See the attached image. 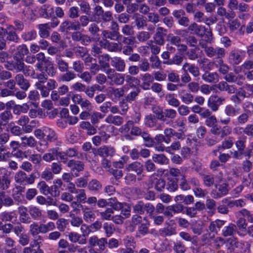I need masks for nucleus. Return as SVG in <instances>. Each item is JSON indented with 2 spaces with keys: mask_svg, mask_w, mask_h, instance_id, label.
<instances>
[{
  "mask_svg": "<svg viewBox=\"0 0 253 253\" xmlns=\"http://www.w3.org/2000/svg\"><path fill=\"white\" fill-rule=\"evenodd\" d=\"M167 33V30L162 27H158L156 32L153 36L154 42L159 45H163L165 43V36Z\"/></svg>",
  "mask_w": 253,
  "mask_h": 253,
  "instance_id": "nucleus-24",
  "label": "nucleus"
},
{
  "mask_svg": "<svg viewBox=\"0 0 253 253\" xmlns=\"http://www.w3.org/2000/svg\"><path fill=\"white\" fill-rule=\"evenodd\" d=\"M57 86V83L54 79H50L45 84H42L35 86L38 90L40 94L43 97H46L49 96L51 90L54 89Z\"/></svg>",
  "mask_w": 253,
  "mask_h": 253,
  "instance_id": "nucleus-9",
  "label": "nucleus"
},
{
  "mask_svg": "<svg viewBox=\"0 0 253 253\" xmlns=\"http://www.w3.org/2000/svg\"><path fill=\"white\" fill-rule=\"evenodd\" d=\"M135 25L137 29H143L147 26V19L142 15L134 16Z\"/></svg>",
  "mask_w": 253,
  "mask_h": 253,
  "instance_id": "nucleus-49",
  "label": "nucleus"
},
{
  "mask_svg": "<svg viewBox=\"0 0 253 253\" xmlns=\"http://www.w3.org/2000/svg\"><path fill=\"white\" fill-rule=\"evenodd\" d=\"M94 16L97 17L98 19L104 23H109L113 21V13L110 11H104L103 7L99 5H96L94 7Z\"/></svg>",
  "mask_w": 253,
  "mask_h": 253,
  "instance_id": "nucleus-8",
  "label": "nucleus"
},
{
  "mask_svg": "<svg viewBox=\"0 0 253 253\" xmlns=\"http://www.w3.org/2000/svg\"><path fill=\"white\" fill-rule=\"evenodd\" d=\"M79 8L80 11L83 13L90 15L91 6L89 3L85 0H81L79 2Z\"/></svg>",
  "mask_w": 253,
  "mask_h": 253,
  "instance_id": "nucleus-48",
  "label": "nucleus"
},
{
  "mask_svg": "<svg viewBox=\"0 0 253 253\" xmlns=\"http://www.w3.org/2000/svg\"><path fill=\"white\" fill-rule=\"evenodd\" d=\"M15 80L17 84L24 91L27 90L30 86L29 81L25 79L21 74H17L15 77Z\"/></svg>",
  "mask_w": 253,
  "mask_h": 253,
  "instance_id": "nucleus-36",
  "label": "nucleus"
},
{
  "mask_svg": "<svg viewBox=\"0 0 253 253\" xmlns=\"http://www.w3.org/2000/svg\"><path fill=\"white\" fill-rule=\"evenodd\" d=\"M141 89L138 87L135 86L133 90L130 91L125 96V100L129 103H132L134 101L137 97L139 93L140 92Z\"/></svg>",
  "mask_w": 253,
  "mask_h": 253,
  "instance_id": "nucleus-51",
  "label": "nucleus"
},
{
  "mask_svg": "<svg viewBox=\"0 0 253 253\" xmlns=\"http://www.w3.org/2000/svg\"><path fill=\"white\" fill-rule=\"evenodd\" d=\"M59 29L61 32L66 33L79 30L76 20H71L69 19L65 20L61 23Z\"/></svg>",
  "mask_w": 253,
  "mask_h": 253,
  "instance_id": "nucleus-20",
  "label": "nucleus"
},
{
  "mask_svg": "<svg viewBox=\"0 0 253 253\" xmlns=\"http://www.w3.org/2000/svg\"><path fill=\"white\" fill-rule=\"evenodd\" d=\"M158 120L155 115L149 114L144 118V125L146 127L155 130H161L165 125L163 123H159Z\"/></svg>",
  "mask_w": 253,
  "mask_h": 253,
  "instance_id": "nucleus-10",
  "label": "nucleus"
},
{
  "mask_svg": "<svg viewBox=\"0 0 253 253\" xmlns=\"http://www.w3.org/2000/svg\"><path fill=\"white\" fill-rule=\"evenodd\" d=\"M182 70H186L188 73L191 74L193 77L196 78L200 75V69L199 67L194 64L185 62L182 68Z\"/></svg>",
  "mask_w": 253,
  "mask_h": 253,
  "instance_id": "nucleus-37",
  "label": "nucleus"
},
{
  "mask_svg": "<svg viewBox=\"0 0 253 253\" xmlns=\"http://www.w3.org/2000/svg\"><path fill=\"white\" fill-rule=\"evenodd\" d=\"M126 88L125 85L120 88H115L114 87L109 88V94L111 97L115 100H118L125 94V89Z\"/></svg>",
  "mask_w": 253,
  "mask_h": 253,
  "instance_id": "nucleus-34",
  "label": "nucleus"
},
{
  "mask_svg": "<svg viewBox=\"0 0 253 253\" xmlns=\"http://www.w3.org/2000/svg\"><path fill=\"white\" fill-rule=\"evenodd\" d=\"M174 201L176 203L179 202L180 204L183 203L185 205H189L194 202V198L193 196L191 195L185 196L184 195L180 194L175 197Z\"/></svg>",
  "mask_w": 253,
  "mask_h": 253,
  "instance_id": "nucleus-44",
  "label": "nucleus"
},
{
  "mask_svg": "<svg viewBox=\"0 0 253 253\" xmlns=\"http://www.w3.org/2000/svg\"><path fill=\"white\" fill-rule=\"evenodd\" d=\"M37 36V32L34 30H32L23 33L21 35V38L25 42H29L35 40Z\"/></svg>",
  "mask_w": 253,
  "mask_h": 253,
  "instance_id": "nucleus-61",
  "label": "nucleus"
},
{
  "mask_svg": "<svg viewBox=\"0 0 253 253\" xmlns=\"http://www.w3.org/2000/svg\"><path fill=\"white\" fill-rule=\"evenodd\" d=\"M126 169L128 171H132L136 173L137 175H140L144 170L143 165L141 163L135 161L127 165Z\"/></svg>",
  "mask_w": 253,
  "mask_h": 253,
  "instance_id": "nucleus-32",
  "label": "nucleus"
},
{
  "mask_svg": "<svg viewBox=\"0 0 253 253\" xmlns=\"http://www.w3.org/2000/svg\"><path fill=\"white\" fill-rule=\"evenodd\" d=\"M217 88L221 91H225L228 94H236L238 89L235 85L229 84L226 82L222 81L217 84Z\"/></svg>",
  "mask_w": 253,
  "mask_h": 253,
  "instance_id": "nucleus-28",
  "label": "nucleus"
},
{
  "mask_svg": "<svg viewBox=\"0 0 253 253\" xmlns=\"http://www.w3.org/2000/svg\"><path fill=\"white\" fill-rule=\"evenodd\" d=\"M69 219L71 224L74 227H79L83 223V220L82 217L76 215L74 213L70 212Z\"/></svg>",
  "mask_w": 253,
  "mask_h": 253,
  "instance_id": "nucleus-59",
  "label": "nucleus"
},
{
  "mask_svg": "<svg viewBox=\"0 0 253 253\" xmlns=\"http://www.w3.org/2000/svg\"><path fill=\"white\" fill-rule=\"evenodd\" d=\"M84 219L86 222H91L95 218V214L92 211L90 208L87 206H84L81 209Z\"/></svg>",
  "mask_w": 253,
  "mask_h": 253,
  "instance_id": "nucleus-41",
  "label": "nucleus"
},
{
  "mask_svg": "<svg viewBox=\"0 0 253 253\" xmlns=\"http://www.w3.org/2000/svg\"><path fill=\"white\" fill-rule=\"evenodd\" d=\"M133 210L137 214H144L146 213L150 217L154 214L155 208L150 203H145L142 201H139L133 206Z\"/></svg>",
  "mask_w": 253,
  "mask_h": 253,
  "instance_id": "nucleus-5",
  "label": "nucleus"
},
{
  "mask_svg": "<svg viewBox=\"0 0 253 253\" xmlns=\"http://www.w3.org/2000/svg\"><path fill=\"white\" fill-rule=\"evenodd\" d=\"M67 166L71 168V172L74 174L75 176H78V172L84 169V164L82 162L74 160H69L67 163Z\"/></svg>",
  "mask_w": 253,
  "mask_h": 253,
  "instance_id": "nucleus-26",
  "label": "nucleus"
},
{
  "mask_svg": "<svg viewBox=\"0 0 253 253\" xmlns=\"http://www.w3.org/2000/svg\"><path fill=\"white\" fill-rule=\"evenodd\" d=\"M253 95V85L245 84L243 87L238 89L236 94H233L230 97V100L235 106L240 105L245 98H249Z\"/></svg>",
  "mask_w": 253,
  "mask_h": 253,
  "instance_id": "nucleus-2",
  "label": "nucleus"
},
{
  "mask_svg": "<svg viewBox=\"0 0 253 253\" xmlns=\"http://www.w3.org/2000/svg\"><path fill=\"white\" fill-rule=\"evenodd\" d=\"M10 182V179L7 175L4 174L2 176H0V190L4 191L8 189Z\"/></svg>",
  "mask_w": 253,
  "mask_h": 253,
  "instance_id": "nucleus-58",
  "label": "nucleus"
},
{
  "mask_svg": "<svg viewBox=\"0 0 253 253\" xmlns=\"http://www.w3.org/2000/svg\"><path fill=\"white\" fill-rule=\"evenodd\" d=\"M111 65L116 71L123 72L126 68V63L123 59L119 56H114L111 58Z\"/></svg>",
  "mask_w": 253,
  "mask_h": 253,
  "instance_id": "nucleus-27",
  "label": "nucleus"
},
{
  "mask_svg": "<svg viewBox=\"0 0 253 253\" xmlns=\"http://www.w3.org/2000/svg\"><path fill=\"white\" fill-rule=\"evenodd\" d=\"M34 133L39 140L38 144L40 148L37 147V150L41 153L44 152L49 148V143L55 142L58 139V135L55 130L47 126L36 129Z\"/></svg>",
  "mask_w": 253,
  "mask_h": 253,
  "instance_id": "nucleus-1",
  "label": "nucleus"
},
{
  "mask_svg": "<svg viewBox=\"0 0 253 253\" xmlns=\"http://www.w3.org/2000/svg\"><path fill=\"white\" fill-rule=\"evenodd\" d=\"M105 121L109 124H113L116 126H121L124 123L123 118L120 116H113L110 115L105 119Z\"/></svg>",
  "mask_w": 253,
  "mask_h": 253,
  "instance_id": "nucleus-53",
  "label": "nucleus"
},
{
  "mask_svg": "<svg viewBox=\"0 0 253 253\" xmlns=\"http://www.w3.org/2000/svg\"><path fill=\"white\" fill-rule=\"evenodd\" d=\"M9 51L12 53L15 51L13 56L23 59L25 55L29 53V49L27 45L24 44L19 45L16 47V49L14 44H12L9 47Z\"/></svg>",
  "mask_w": 253,
  "mask_h": 253,
  "instance_id": "nucleus-18",
  "label": "nucleus"
},
{
  "mask_svg": "<svg viewBox=\"0 0 253 253\" xmlns=\"http://www.w3.org/2000/svg\"><path fill=\"white\" fill-rule=\"evenodd\" d=\"M28 209L24 206H20L18 208V212L19 215V220L24 224H30L32 222L31 218L29 215Z\"/></svg>",
  "mask_w": 253,
  "mask_h": 253,
  "instance_id": "nucleus-29",
  "label": "nucleus"
},
{
  "mask_svg": "<svg viewBox=\"0 0 253 253\" xmlns=\"http://www.w3.org/2000/svg\"><path fill=\"white\" fill-rule=\"evenodd\" d=\"M76 78V74L71 70H68L59 77V80L63 82H70Z\"/></svg>",
  "mask_w": 253,
  "mask_h": 253,
  "instance_id": "nucleus-47",
  "label": "nucleus"
},
{
  "mask_svg": "<svg viewBox=\"0 0 253 253\" xmlns=\"http://www.w3.org/2000/svg\"><path fill=\"white\" fill-rule=\"evenodd\" d=\"M139 136L142 138L145 146L151 147L154 145L155 141L147 131L142 130Z\"/></svg>",
  "mask_w": 253,
  "mask_h": 253,
  "instance_id": "nucleus-46",
  "label": "nucleus"
},
{
  "mask_svg": "<svg viewBox=\"0 0 253 253\" xmlns=\"http://www.w3.org/2000/svg\"><path fill=\"white\" fill-rule=\"evenodd\" d=\"M176 116L177 112L176 110L171 108H166L164 110L161 121L165 122L168 120L173 121Z\"/></svg>",
  "mask_w": 253,
  "mask_h": 253,
  "instance_id": "nucleus-40",
  "label": "nucleus"
},
{
  "mask_svg": "<svg viewBox=\"0 0 253 253\" xmlns=\"http://www.w3.org/2000/svg\"><path fill=\"white\" fill-rule=\"evenodd\" d=\"M225 101V99L217 95H211L208 100V106L213 111H216L219 106Z\"/></svg>",
  "mask_w": 253,
  "mask_h": 253,
  "instance_id": "nucleus-25",
  "label": "nucleus"
},
{
  "mask_svg": "<svg viewBox=\"0 0 253 253\" xmlns=\"http://www.w3.org/2000/svg\"><path fill=\"white\" fill-rule=\"evenodd\" d=\"M210 132L213 135L219 136L220 138L223 139L231 133L232 128L228 126H224L221 127L216 123L211 127Z\"/></svg>",
  "mask_w": 253,
  "mask_h": 253,
  "instance_id": "nucleus-11",
  "label": "nucleus"
},
{
  "mask_svg": "<svg viewBox=\"0 0 253 253\" xmlns=\"http://www.w3.org/2000/svg\"><path fill=\"white\" fill-rule=\"evenodd\" d=\"M114 42L110 41H99L101 47L112 52H120L123 49V44L121 42Z\"/></svg>",
  "mask_w": 253,
  "mask_h": 253,
  "instance_id": "nucleus-13",
  "label": "nucleus"
},
{
  "mask_svg": "<svg viewBox=\"0 0 253 253\" xmlns=\"http://www.w3.org/2000/svg\"><path fill=\"white\" fill-rule=\"evenodd\" d=\"M87 187L91 191L98 192L101 189L102 185L99 181L94 179L89 182Z\"/></svg>",
  "mask_w": 253,
  "mask_h": 253,
  "instance_id": "nucleus-62",
  "label": "nucleus"
},
{
  "mask_svg": "<svg viewBox=\"0 0 253 253\" xmlns=\"http://www.w3.org/2000/svg\"><path fill=\"white\" fill-rule=\"evenodd\" d=\"M4 67L8 70L18 73L22 71L25 67L24 60L21 58L13 56V59L7 61L4 64Z\"/></svg>",
  "mask_w": 253,
  "mask_h": 253,
  "instance_id": "nucleus-7",
  "label": "nucleus"
},
{
  "mask_svg": "<svg viewBox=\"0 0 253 253\" xmlns=\"http://www.w3.org/2000/svg\"><path fill=\"white\" fill-rule=\"evenodd\" d=\"M243 59L242 51L238 49H234L231 50L228 54V62L233 66L239 65Z\"/></svg>",
  "mask_w": 253,
  "mask_h": 253,
  "instance_id": "nucleus-16",
  "label": "nucleus"
},
{
  "mask_svg": "<svg viewBox=\"0 0 253 253\" xmlns=\"http://www.w3.org/2000/svg\"><path fill=\"white\" fill-rule=\"evenodd\" d=\"M36 176L34 173L29 175L22 170H19L14 175L15 181L20 185H31L34 183Z\"/></svg>",
  "mask_w": 253,
  "mask_h": 253,
  "instance_id": "nucleus-6",
  "label": "nucleus"
},
{
  "mask_svg": "<svg viewBox=\"0 0 253 253\" xmlns=\"http://www.w3.org/2000/svg\"><path fill=\"white\" fill-rule=\"evenodd\" d=\"M80 12L79 7L72 6L69 8L67 14L69 18L76 20L75 19L79 18L80 16Z\"/></svg>",
  "mask_w": 253,
  "mask_h": 253,
  "instance_id": "nucleus-64",
  "label": "nucleus"
},
{
  "mask_svg": "<svg viewBox=\"0 0 253 253\" xmlns=\"http://www.w3.org/2000/svg\"><path fill=\"white\" fill-rule=\"evenodd\" d=\"M102 67L108 68L106 70L105 73L107 75L109 84L121 85L124 84L125 81V74L117 72L115 69L110 68V65L108 63L103 64Z\"/></svg>",
  "mask_w": 253,
  "mask_h": 253,
  "instance_id": "nucleus-4",
  "label": "nucleus"
},
{
  "mask_svg": "<svg viewBox=\"0 0 253 253\" xmlns=\"http://www.w3.org/2000/svg\"><path fill=\"white\" fill-rule=\"evenodd\" d=\"M31 153V151L30 150H28L24 152H23L21 150H18L16 153V156H18V155H23L25 157H27V155H29V160L35 165V167H40L42 164V159L41 155L37 153H34L33 154L29 155Z\"/></svg>",
  "mask_w": 253,
  "mask_h": 253,
  "instance_id": "nucleus-17",
  "label": "nucleus"
},
{
  "mask_svg": "<svg viewBox=\"0 0 253 253\" xmlns=\"http://www.w3.org/2000/svg\"><path fill=\"white\" fill-rule=\"evenodd\" d=\"M39 34L42 38H46L49 36L48 30L50 29L48 24H41L38 25Z\"/></svg>",
  "mask_w": 253,
  "mask_h": 253,
  "instance_id": "nucleus-57",
  "label": "nucleus"
},
{
  "mask_svg": "<svg viewBox=\"0 0 253 253\" xmlns=\"http://www.w3.org/2000/svg\"><path fill=\"white\" fill-rule=\"evenodd\" d=\"M205 53L209 57H216V58H222L225 55V50L224 48L217 47L214 48L209 46L206 48Z\"/></svg>",
  "mask_w": 253,
  "mask_h": 253,
  "instance_id": "nucleus-23",
  "label": "nucleus"
},
{
  "mask_svg": "<svg viewBox=\"0 0 253 253\" xmlns=\"http://www.w3.org/2000/svg\"><path fill=\"white\" fill-rule=\"evenodd\" d=\"M237 231V226L233 223H230L225 226L222 231V235L224 237L233 236Z\"/></svg>",
  "mask_w": 253,
  "mask_h": 253,
  "instance_id": "nucleus-50",
  "label": "nucleus"
},
{
  "mask_svg": "<svg viewBox=\"0 0 253 253\" xmlns=\"http://www.w3.org/2000/svg\"><path fill=\"white\" fill-rule=\"evenodd\" d=\"M151 34L146 31H141L138 32L136 36V39L140 42H145L151 38Z\"/></svg>",
  "mask_w": 253,
  "mask_h": 253,
  "instance_id": "nucleus-60",
  "label": "nucleus"
},
{
  "mask_svg": "<svg viewBox=\"0 0 253 253\" xmlns=\"http://www.w3.org/2000/svg\"><path fill=\"white\" fill-rule=\"evenodd\" d=\"M247 139V136L244 134L238 138V139L235 142L237 150L230 151L232 158L234 159L237 156L240 155V153H243V151L246 149Z\"/></svg>",
  "mask_w": 253,
  "mask_h": 253,
  "instance_id": "nucleus-12",
  "label": "nucleus"
},
{
  "mask_svg": "<svg viewBox=\"0 0 253 253\" xmlns=\"http://www.w3.org/2000/svg\"><path fill=\"white\" fill-rule=\"evenodd\" d=\"M57 148H52L48 149L47 152L43 155L42 160L46 162L50 163L57 159Z\"/></svg>",
  "mask_w": 253,
  "mask_h": 253,
  "instance_id": "nucleus-38",
  "label": "nucleus"
},
{
  "mask_svg": "<svg viewBox=\"0 0 253 253\" xmlns=\"http://www.w3.org/2000/svg\"><path fill=\"white\" fill-rule=\"evenodd\" d=\"M218 75L216 72L211 73L206 71L202 76V79L209 83H216L219 80Z\"/></svg>",
  "mask_w": 253,
  "mask_h": 253,
  "instance_id": "nucleus-42",
  "label": "nucleus"
},
{
  "mask_svg": "<svg viewBox=\"0 0 253 253\" xmlns=\"http://www.w3.org/2000/svg\"><path fill=\"white\" fill-rule=\"evenodd\" d=\"M159 233L161 236L167 237L175 235L176 231L174 227H173L169 224H168L167 226L161 228Z\"/></svg>",
  "mask_w": 253,
  "mask_h": 253,
  "instance_id": "nucleus-45",
  "label": "nucleus"
},
{
  "mask_svg": "<svg viewBox=\"0 0 253 253\" xmlns=\"http://www.w3.org/2000/svg\"><path fill=\"white\" fill-rule=\"evenodd\" d=\"M21 145L23 147L34 148L37 145V141L33 136L27 137L26 136L22 137Z\"/></svg>",
  "mask_w": 253,
  "mask_h": 253,
  "instance_id": "nucleus-43",
  "label": "nucleus"
},
{
  "mask_svg": "<svg viewBox=\"0 0 253 253\" xmlns=\"http://www.w3.org/2000/svg\"><path fill=\"white\" fill-rule=\"evenodd\" d=\"M33 79L38 80V81L35 83V86L45 84L49 80L48 79L47 75L43 72L40 73H36L34 77H33Z\"/></svg>",
  "mask_w": 253,
  "mask_h": 253,
  "instance_id": "nucleus-52",
  "label": "nucleus"
},
{
  "mask_svg": "<svg viewBox=\"0 0 253 253\" xmlns=\"http://www.w3.org/2000/svg\"><path fill=\"white\" fill-rule=\"evenodd\" d=\"M73 101L78 104L84 110L90 111L93 106L91 102L87 98L83 97L81 94H76L72 96Z\"/></svg>",
  "mask_w": 253,
  "mask_h": 253,
  "instance_id": "nucleus-15",
  "label": "nucleus"
},
{
  "mask_svg": "<svg viewBox=\"0 0 253 253\" xmlns=\"http://www.w3.org/2000/svg\"><path fill=\"white\" fill-rule=\"evenodd\" d=\"M114 212L112 208H107L104 211L99 212V213L102 220H111Z\"/></svg>",
  "mask_w": 253,
  "mask_h": 253,
  "instance_id": "nucleus-63",
  "label": "nucleus"
},
{
  "mask_svg": "<svg viewBox=\"0 0 253 253\" xmlns=\"http://www.w3.org/2000/svg\"><path fill=\"white\" fill-rule=\"evenodd\" d=\"M103 228L107 237L111 236L116 230L114 225L108 222H105L103 224Z\"/></svg>",
  "mask_w": 253,
  "mask_h": 253,
  "instance_id": "nucleus-56",
  "label": "nucleus"
},
{
  "mask_svg": "<svg viewBox=\"0 0 253 253\" xmlns=\"http://www.w3.org/2000/svg\"><path fill=\"white\" fill-rule=\"evenodd\" d=\"M215 189L211 192L214 199L220 198L226 196L229 191V185L226 183L215 184Z\"/></svg>",
  "mask_w": 253,
  "mask_h": 253,
  "instance_id": "nucleus-14",
  "label": "nucleus"
},
{
  "mask_svg": "<svg viewBox=\"0 0 253 253\" xmlns=\"http://www.w3.org/2000/svg\"><path fill=\"white\" fill-rule=\"evenodd\" d=\"M28 212L31 218L35 220H41L43 217L42 211L37 206H31L29 207Z\"/></svg>",
  "mask_w": 253,
  "mask_h": 253,
  "instance_id": "nucleus-33",
  "label": "nucleus"
},
{
  "mask_svg": "<svg viewBox=\"0 0 253 253\" xmlns=\"http://www.w3.org/2000/svg\"><path fill=\"white\" fill-rule=\"evenodd\" d=\"M16 31L14 30L13 25L8 26V30L6 33V40L14 42H18L20 38L16 32Z\"/></svg>",
  "mask_w": 253,
  "mask_h": 253,
  "instance_id": "nucleus-39",
  "label": "nucleus"
},
{
  "mask_svg": "<svg viewBox=\"0 0 253 253\" xmlns=\"http://www.w3.org/2000/svg\"><path fill=\"white\" fill-rule=\"evenodd\" d=\"M184 91H182L179 94L181 100L185 104H189L193 103L194 98V95L189 92H186L183 93L182 92H184Z\"/></svg>",
  "mask_w": 253,
  "mask_h": 253,
  "instance_id": "nucleus-54",
  "label": "nucleus"
},
{
  "mask_svg": "<svg viewBox=\"0 0 253 253\" xmlns=\"http://www.w3.org/2000/svg\"><path fill=\"white\" fill-rule=\"evenodd\" d=\"M72 40L75 42H81L84 45H87L92 42L89 36L84 34L78 31H74L71 35Z\"/></svg>",
  "mask_w": 253,
  "mask_h": 253,
  "instance_id": "nucleus-19",
  "label": "nucleus"
},
{
  "mask_svg": "<svg viewBox=\"0 0 253 253\" xmlns=\"http://www.w3.org/2000/svg\"><path fill=\"white\" fill-rule=\"evenodd\" d=\"M55 63L58 70L62 73L65 72L69 69V65L63 58V56L58 53L55 56Z\"/></svg>",
  "mask_w": 253,
  "mask_h": 253,
  "instance_id": "nucleus-31",
  "label": "nucleus"
},
{
  "mask_svg": "<svg viewBox=\"0 0 253 253\" xmlns=\"http://www.w3.org/2000/svg\"><path fill=\"white\" fill-rule=\"evenodd\" d=\"M92 21V17L86 14L80 15L78 20H76L79 30L87 27Z\"/></svg>",
  "mask_w": 253,
  "mask_h": 253,
  "instance_id": "nucleus-35",
  "label": "nucleus"
},
{
  "mask_svg": "<svg viewBox=\"0 0 253 253\" xmlns=\"http://www.w3.org/2000/svg\"><path fill=\"white\" fill-rule=\"evenodd\" d=\"M88 243L91 247L97 246L99 251H103L105 249L107 240L105 238H99L97 236L94 235L89 238Z\"/></svg>",
  "mask_w": 253,
  "mask_h": 253,
  "instance_id": "nucleus-21",
  "label": "nucleus"
},
{
  "mask_svg": "<svg viewBox=\"0 0 253 253\" xmlns=\"http://www.w3.org/2000/svg\"><path fill=\"white\" fill-rule=\"evenodd\" d=\"M188 31L191 34L197 35L200 37H203L205 34L206 29L202 25H199L196 23L193 22L188 27Z\"/></svg>",
  "mask_w": 253,
  "mask_h": 253,
  "instance_id": "nucleus-30",
  "label": "nucleus"
},
{
  "mask_svg": "<svg viewBox=\"0 0 253 253\" xmlns=\"http://www.w3.org/2000/svg\"><path fill=\"white\" fill-rule=\"evenodd\" d=\"M119 26L117 22L112 21L111 22L110 30H103L101 33L102 39L100 41H120L122 40V35L119 31Z\"/></svg>",
  "mask_w": 253,
  "mask_h": 253,
  "instance_id": "nucleus-3",
  "label": "nucleus"
},
{
  "mask_svg": "<svg viewBox=\"0 0 253 253\" xmlns=\"http://www.w3.org/2000/svg\"><path fill=\"white\" fill-rule=\"evenodd\" d=\"M165 100L170 106L177 107L180 105V101L175 97L173 93H168L165 96Z\"/></svg>",
  "mask_w": 253,
  "mask_h": 253,
  "instance_id": "nucleus-55",
  "label": "nucleus"
},
{
  "mask_svg": "<svg viewBox=\"0 0 253 253\" xmlns=\"http://www.w3.org/2000/svg\"><path fill=\"white\" fill-rule=\"evenodd\" d=\"M95 154H98L103 158L113 157L115 154V149L111 146H103L96 150V149H92Z\"/></svg>",
  "mask_w": 253,
  "mask_h": 253,
  "instance_id": "nucleus-22",
  "label": "nucleus"
}]
</instances>
